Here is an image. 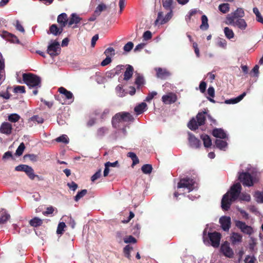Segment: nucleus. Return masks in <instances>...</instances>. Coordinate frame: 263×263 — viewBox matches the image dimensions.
I'll return each instance as SVG.
<instances>
[{
  "mask_svg": "<svg viewBox=\"0 0 263 263\" xmlns=\"http://www.w3.org/2000/svg\"><path fill=\"white\" fill-rule=\"evenodd\" d=\"M241 191V186L240 183H236L231 186L230 190L223 195L221 200V208L223 210H228L232 203L238 197L240 200L248 202L250 201V195L243 193L240 194Z\"/></svg>",
  "mask_w": 263,
  "mask_h": 263,
  "instance_id": "nucleus-1",
  "label": "nucleus"
},
{
  "mask_svg": "<svg viewBox=\"0 0 263 263\" xmlns=\"http://www.w3.org/2000/svg\"><path fill=\"white\" fill-rule=\"evenodd\" d=\"M134 120L133 116L129 112H119L112 118V124L114 127L119 128L122 126H124L127 123L133 121Z\"/></svg>",
  "mask_w": 263,
  "mask_h": 263,
  "instance_id": "nucleus-2",
  "label": "nucleus"
},
{
  "mask_svg": "<svg viewBox=\"0 0 263 263\" xmlns=\"http://www.w3.org/2000/svg\"><path fill=\"white\" fill-rule=\"evenodd\" d=\"M221 235L218 232L208 233L206 235V230L205 229L203 232V240L206 245H211L217 248L220 244Z\"/></svg>",
  "mask_w": 263,
  "mask_h": 263,
  "instance_id": "nucleus-3",
  "label": "nucleus"
},
{
  "mask_svg": "<svg viewBox=\"0 0 263 263\" xmlns=\"http://www.w3.org/2000/svg\"><path fill=\"white\" fill-rule=\"evenodd\" d=\"M178 189H182L183 194L190 193L198 188L196 182L191 178H186L180 179L178 183Z\"/></svg>",
  "mask_w": 263,
  "mask_h": 263,
  "instance_id": "nucleus-4",
  "label": "nucleus"
},
{
  "mask_svg": "<svg viewBox=\"0 0 263 263\" xmlns=\"http://www.w3.org/2000/svg\"><path fill=\"white\" fill-rule=\"evenodd\" d=\"M23 80L24 83L30 88H40L41 86V78L33 74L24 73Z\"/></svg>",
  "mask_w": 263,
  "mask_h": 263,
  "instance_id": "nucleus-5",
  "label": "nucleus"
},
{
  "mask_svg": "<svg viewBox=\"0 0 263 263\" xmlns=\"http://www.w3.org/2000/svg\"><path fill=\"white\" fill-rule=\"evenodd\" d=\"M238 179L243 186L250 187L258 182V179L255 176L248 172L238 173Z\"/></svg>",
  "mask_w": 263,
  "mask_h": 263,
  "instance_id": "nucleus-6",
  "label": "nucleus"
},
{
  "mask_svg": "<svg viewBox=\"0 0 263 263\" xmlns=\"http://www.w3.org/2000/svg\"><path fill=\"white\" fill-rule=\"evenodd\" d=\"M205 120V112H199L196 116V119L193 118L187 124V126L192 130H196L198 128L199 126H201L204 124Z\"/></svg>",
  "mask_w": 263,
  "mask_h": 263,
  "instance_id": "nucleus-7",
  "label": "nucleus"
},
{
  "mask_svg": "<svg viewBox=\"0 0 263 263\" xmlns=\"http://www.w3.org/2000/svg\"><path fill=\"white\" fill-rule=\"evenodd\" d=\"M15 170L18 172H25L31 180H33L35 177H38L37 175L34 174L33 168L31 166L26 164H21L16 166L15 167Z\"/></svg>",
  "mask_w": 263,
  "mask_h": 263,
  "instance_id": "nucleus-8",
  "label": "nucleus"
},
{
  "mask_svg": "<svg viewBox=\"0 0 263 263\" xmlns=\"http://www.w3.org/2000/svg\"><path fill=\"white\" fill-rule=\"evenodd\" d=\"M226 23L228 25L236 27L241 30H245L247 27V24L243 18L233 20L232 17H229V21H226Z\"/></svg>",
  "mask_w": 263,
  "mask_h": 263,
  "instance_id": "nucleus-9",
  "label": "nucleus"
},
{
  "mask_svg": "<svg viewBox=\"0 0 263 263\" xmlns=\"http://www.w3.org/2000/svg\"><path fill=\"white\" fill-rule=\"evenodd\" d=\"M47 51L51 57H55L58 55L60 51L59 43L56 41H51L48 46Z\"/></svg>",
  "mask_w": 263,
  "mask_h": 263,
  "instance_id": "nucleus-10",
  "label": "nucleus"
},
{
  "mask_svg": "<svg viewBox=\"0 0 263 263\" xmlns=\"http://www.w3.org/2000/svg\"><path fill=\"white\" fill-rule=\"evenodd\" d=\"M235 224L236 227L239 229L242 233L245 234L250 235L253 233V228L251 226L247 225L245 222L240 220H236Z\"/></svg>",
  "mask_w": 263,
  "mask_h": 263,
  "instance_id": "nucleus-11",
  "label": "nucleus"
},
{
  "mask_svg": "<svg viewBox=\"0 0 263 263\" xmlns=\"http://www.w3.org/2000/svg\"><path fill=\"white\" fill-rule=\"evenodd\" d=\"M58 91L67 99V102H65V104H70L73 102L74 97L71 91L67 90L66 88L63 87H60L58 89Z\"/></svg>",
  "mask_w": 263,
  "mask_h": 263,
  "instance_id": "nucleus-12",
  "label": "nucleus"
},
{
  "mask_svg": "<svg viewBox=\"0 0 263 263\" xmlns=\"http://www.w3.org/2000/svg\"><path fill=\"white\" fill-rule=\"evenodd\" d=\"M220 250L222 253L227 257L231 258L234 255L233 250L231 248L229 243L227 241L221 245Z\"/></svg>",
  "mask_w": 263,
  "mask_h": 263,
  "instance_id": "nucleus-13",
  "label": "nucleus"
},
{
  "mask_svg": "<svg viewBox=\"0 0 263 263\" xmlns=\"http://www.w3.org/2000/svg\"><path fill=\"white\" fill-rule=\"evenodd\" d=\"M177 99V96L173 92H169L162 97V101L165 104H171L175 103Z\"/></svg>",
  "mask_w": 263,
  "mask_h": 263,
  "instance_id": "nucleus-14",
  "label": "nucleus"
},
{
  "mask_svg": "<svg viewBox=\"0 0 263 263\" xmlns=\"http://www.w3.org/2000/svg\"><path fill=\"white\" fill-rule=\"evenodd\" d=\"M245 16V12L242 8H238L233 13L229 14L226 17V21H229V17H232L233 20L242 18Z\"/></svg>",
  "mask_w": 263,
  "mask_h": 263,
  "instance_id": "nucleus-15",
  "label": "nucleus"
},
{
  "mask_svg": "<svg viewBox=\"0 0 263 263\" xmlns=\"http://www.w3.org/2000/svg\"><path fill=\"white\" fill-rule=\"evenodd\" d=\"M219 222L222 229L225 231H228L231 226V218L228 216H223L219 219Z\"/></svg>",
  "mask_w": 263,
  "mask_h": 263,
  "instance_id": "nucleus-16",
  "label": "nucleus"
},
{
  "mask_svg": "<svg viewBox=\"0 0 263 263\" xmlns=\"http://www.w3.org/2000/svg\"><path fill=\"white\" fill-rule=\"evenodd\" d=\"M12 126L7 122H4L2 123L0 126V132L2 134L9 135L12 133Z\"/></svg>",
  "mask_w": 263,
  "mask_h": 263,
  "instance_id": "nucleus-17",
  "label": "nucleus"
},
{
  "mask_svg": "<svg viewBox=\"0 0 263 263\" xmlns=\"http://www.w3.org/2000/svg\"><path fill=\"white\" fill-rule=\"evenodd\" d=\"M189 145L192 148H197L200 146V142L191 133H188Z\"/></svg>",
  "mask_w": 263,
  "mask_h": 263,
  "instance_id": "nucleus-18",
  "label": "nucleus"
},
{
  "mask_svg": "<svg viewBox=\"0 0 263 263\" xmlns=\"http://www.w3.org/2000/svg\"><path fill=\"white\" fill-rule=\"evenodd\" d=\"M213 135L217 138V139H227V133L221 128H215L213 130Z\"/></svg>",
  "mask_w": 263,
  "mask_h": 263,
  "instance_id": "nucleus-19",
  "label": "nucleus"
},
{
  "mask_svg": "<svg viewBox=\"0 0 263 263\" xmlns=\"http://www.w3.org/2000/svg\"><path fill=\"white\" fill-rule=\"evenodd\" d=\"M57 22L60 26L63 28L66 26L68 23V16L65 13H62L58 15L57 18Z\"/></svg>",
  "mask_w": 263,
  "mask_h": 263,
  "instance_id": "nucleus-20",
  "label": "nucleus"
},
{
  "mask_svg": "<svg viewBox=\"0 0 263 263\" xmlns=\"http://www.w3.org/2000/svg\"><path fill=\"white\" fill-rule=\"evenodd\" d=\"M156 70L157 77L160 79H164L171 76V73L165 68H158Z\"/></svg>",
  "mask_w": 263,
  "mask_h": 263,
  "instance_id": "nucleus-21",
  "label": "nucleus"
},
{
  "mask_svg": "<svg viewBox=\"0 0 263 263\" xmlns=\"http://www.w3.org/2000/svg\"><path fill=\"white\" fill-rule=\"evenodd\" d=\"M122 67H123V66H118L116 68L107 71L105 73V78L107 79H111L114 77L116 74H118L119 73V71L122 69Z\"/></svg>",
  "mask_w": 263,
  "mask_h": 263,
  "instance_id": "nucleus-22",
  "label": "nucleus"
},
{
  "mask_svg": "<svg viewBox=\"0 0 263 263\" xmlns=\"http://www.w3.org/2000/svg\"><path fill=\"white\" fill-rule=\"evenodd\" d=\"M246 92H244L240 96L235 98L228 99L224 101V103L227 104H234L239 102L246 96Z\"/></svg>",
  "mask_w": 263,
  "mask_h": 263,
  "instance_id": "nucleus-23",
  "label": "nucleus"
},
{
  "mask_svg": "<svg viewBox=\"0 0 263 263\" xmlns=\"http://www.w3.org/2000/svg\"><path fill=\"white\" fill-rule=\"evenodd\" d=\"M63 31V28L60 26L58 27L56 24H52L49 28L50 33L55 36L60 35Z\"/></svg>",
  "mask_w": 263,
  "mask_h": 263,
  "instance_id": "nucleus-24",
  "label": "nucleus"
},
{
  "mask_svg": "<svg viewBox=\"0 0 263 263\" xmlns=\"http://www.w3.org/2000/svg\"><path fill=\"white\" fill-rule=\"evenodd\" d=\"M242 239L241 234L238 233H232L230 237V239L233 244L236 245L241 242Z\"/></svg>",
  "mask_w": 263,
  "mask_h": 263,
  "instance_id": "nucleus-25",
  "label": "nucleus"
},
{
  "mask_svg": "<svg viewBox=\"0 0 263 263\" xmlns=\"http://www.w3.org/2000/svg\"><path fill=\"white\" fill-rule=\"evenodd\" d=\"M81 20V18L76 13L71 14L70 19L68 21V25L71 26L73 24H78Z\"/></svg>",
  "mask_w": 263,
  "mask_h": 263,
  "instance_id": "nucleus-26",
  "label": "nucleus"
},
{
  "mask_svg": "<svg viewBox=\"0 0 263 263\" xmlns=\"http://www.w3.org/2000/svg\"><path fill=\"white\" fill-rule=\"evenodd\" d=\"M126 66L127 67L124 74V79L127 81L132 78L133 74L134 68L130 65H127Z\"/></svg>",
  "mask_w": 263,
  "mask_h": 263,
  "instance_id": "nucleus-27",
  "label": "nucleus"
},
{
  "mask_svg": "<svg viewBox=\"0 0 263 263\" xmlns=\"http://www.w3.org/2000/svg\"><path fill=\"white\" fill-rule=\"evenodd\" d=\"M146 107L147 104L144 102H142L135 107L134 110L136 114L139 115L143 113L146 110Z\"/></svg>",
  "mask_w": 263,
  "mask_h": 263,
  "instance_id": "nucleus-28",
  "label": "nucleus"
},
{
  "mask_svg": "<svg viewBox=\"0 0 263 263\" xmlns=\"http://www.w3.org/2000/svg\"><path fill=\"white\" fill-rule=\"evenodd\" d=\"M226 139H216L215 144L217 148L221 150L225 151L227 147V143Z\"/></svg>",
  "mask_w": 263,
  "mask_h": 263,
  "instance_id": "nucleus-29",
  "label": "nucleus"
},
{
  "mask_svg": "<svg viewBox=\"0 0 263 263\" xmlns=\"http://www.w3.org/2000/svg\"><path fill=\"white\" fill-rule=\"evenodd\" d=\"M201 138L203 142L204 146L205 147H209L212 145V141L210 137L207 135H202Z\"/></svg>",
  "mask_w": 263,
  "mask_h": 263,
  "instance_id": "nucleus-30",
  "label": "nucleus"
},
{
  "mask_svg": "<svg viewBox=\"0 0 263 263\" xmlns=\"http://www.w3.org/2000/svg\"><path fill=\"white\" fill-rule=\"evenodd\" d=\"M201 21L202 23L200 26V29L203 30H207L209 28V24L208 17L205 15H203L201 16Z\"/></svg>",
  "mask_w": 263,
  "mask_h": 263,
  "instance_id": "nucleus-31",
  "label": "nucleus"
},
{
  "mask_svg": "<svg viewBox=\"0 0 263 263\" xmlns=\"http://www.w3.org/2000/svg\"><path fill=\"white\" fill-rule=\"evenodd\" d=\"M32 122L33 123L37 122V123H42L44 122V119L42 117L35 115L32 116L29 119V123L30 124V126L33 125V124L31 123Z\"/></svg>",
  "mask_w": 263,
  "mask_h": 263,
  "instance_id": "nucleus-32",
  "label": "nucleus"
},
{
  "mask_svg": "<svg viewBox=\"0 0 263 263\" xmlns=\"http://www.w3.org/2000/svg\"><path fill=\"white\" fill-rule=\"evenodd\" d=\"M163 7L166 10H173V0H162Z\"/></svg>",
  "mask_w": 263,
  "mask_h": 263,
  "instance_id": "nucleus-33",
  "label": "nucleus"
},
{
  "mask_svg": "<svg viewBox=\"0 0 263 263\" xmlns=\"http://www.w3.org/2000/svg\"><path fill=\"white\" fill-rule=\"evenodd\" d=\"M42 220L38 217H34L29 221L30 224L34 227L41 226L42 224Z\"/></svg>",
  "mask_w": 263,
  "mask_h": 263,
  "instance_id": "nucleus-34",
  "label": "nucleus"
},
{
  "mask_svg": "<svg viewBox=\"0 0 263 263\" xmlns=\"http://www.w3.org/2000/svg\"><path fill=\"white\" fill-rule=\"evenodd\" d=\"M223 31L225 36L227 39L230 40L234 37V33L233 31L231 29H230L229 27H226L224 28Z\"/></svg>",
  "mask_w": 263,
  "mask_h": 263,
  "instance_id": "nucleus-35",
  "label": "nucleus"
},
{
  "mask_svg": "<svg viewBox=\"0 0 263 263\" xmlns=\"http://www.w3.org/2000/svg\"><path fill=\"white\" fill-rule=\"evenodd\" d=\"M218 9L223 13H226L230 10V5L228 3H223L219 5Z\"/></svg>",
  "mask_w": 263,
  "mask_h": 263,
  "instance_id": "nucleus-36",
  "label": "nucleus"
},
{
  "mask_svg": "<svg viewBox=\"0 0 263 263\" xmlns=\"http://www.w3.org/2000/svg\"><path fill=\"white\" fill-rule=\"evenodd\" d=\"M127 155L128 157L130 158L133 161L132 166L135 165L136 164L139 163V159L134 153L129 152L127 153Z\"/></svg>",
  "mask_w": 263,
  "mask_h": 263,
  "instance_id": "nucleus-37",
  "label": "nucleus"
},
{
  "mask_svg": "<svg viewBox=\"0 0 263 263\" xmlns=\"http://www.w3.org/2000/svg\"><path fill=\"white\" fill-rule=\"evenodd\" d=\"M153 170L152 166L151 164H144L141 167L142 172L145 174H149Z\"/></svg>",
  "mask_w": 263,
  "mask_h": 263,
  "instance_id": "nucleus-38",
  "label": "nucleus"
},
{
  "mask_svg": "<svg viewBox=\"0 0 263 263\" xmlns=\"http://www.w3.org/2000/svg\"><path fill=\"white\" fill-rule=\"evenodd\" d=\"M108 132V129L107 127H103L99 128L97 130V135L99 137H102L105 135L107 134Z\"/></svg>",
  "mask_w": 263,
  "mask_h": 263,
  "instance_id": "nucleus-39",
  "label": "nucleus"
},
{
  "mask_svg": "<svg viewBox=\"0 0 263 263\" xmlns=\"http://www.w3.org/2000/svg\"><path fill=\"white\" fill-rule=\"evenodd\" d=\"M55 140L58 142H62L65 144H68L69 143V138L66 135H62L58 137Z\"/></svg>",
  "mask_w": 263,
  "mask_h": 263,
  "instance_id": "nucleus-40",
  "label": "nucleus"
},
{
  "mask_svg": "<svg viewBox=\"0 0 263 263\" xmlns=\"http://www.w3.org/2000/svg\"><path fill=\"white\" fill-rule=\"evenodd\" d=\"M169 12L165 15L162 19L161 25L164 24L169 21L173 16V10H168Z\"/></svg>",
  "mask_w": 263,
  "mask_h": 263,
  "instance_id": "nucleus-41",
  "label": "nucleus"
},
{
  "mask_svg": "<svg viewBox=\"0 0 263 263\" xmlns=\"http://www.w3.org/2000/svg\"><path fill=\"white\" fill-rule=\"evenodd\" d=\"M20 118V116L16 114H12L8 116V120L13 123L17 122Z\"/></svg>",
  "mask_w": 263,
  "mask_h": 263,
  "instance_id": "nucleus-42",
  "label": "nucleus"
},
{
  "mask_svg": "<svg viewBox=\"0 0 263 263\" xmlns=\"http://www.w3.org/2000/svg\"><path fill=\"white\" fill-rule=\"evenodd\" d=\"M216 44L218 47L225 49L227 47V42L225 39L219 38L217 40Z\"/></svg>",
  "mask_w": 263,
  "mask_h": 263,
  "instance_id": "nucleus-43",
  "label": "nucleus"
},
{
  "mask_svg": "<svg viewBox=\"0 0 263 263\" xmlns=\"http://www.w3.org/2000/svg\"><path fill=\"white\" fill-rule=\"evenodd\" d=\"M106 5L104 4H101L100 5H99L95 11V14L97 15V16H99L100 13H101V12L104 10L105 8H106Z\"/></svg>",
  "mask_w": 263,
  "mask_h": 263,
  "instance_id": "nucleus-44",
  "label": "nucleus"
},
{
  "mask_svg": "<svg viewBox=\"0 0 263 263\" xmlns=\"http://www.w3.org/2000/svg\"><path fill=\"white\" fill-rule=\"evenodd\" d=\"M87 190L84 189L79 192L76 196L74 197V200L76 201H78L81 198L84 197L87 194Z\"/></svg>",
  "mask_w": 263,
  "mask_h": 263,
  "instance_id": "nucleus-45",
  "label": "nucleus"
},
{
  "mask_svg": "<svg viewBox=\"0 0 263 263\" xmlns=\"http://www.w3.org/2000/svg\"><path fill=\"white\" fill-rule=\"evenodd\" d=\"M25 148V144H24V143H21L16 150L15 155L17 156H21L22 155Z\"/></svg>",
  "mask_w": 263,
  "mask_h": 263,
  "instance_id": "nucleus-46",
  "label": "nucleus"
},
{
  "mask_svg": "<svg viewBox=\"0 0 263 263\" xmlns=\"http://www.w3.org/2000/svg\"><path fill=\"white\" fill-rule=\"evenodd\" d=\"M104 53L106 57L111 58L115 54V51L112 47H108L105 50Z\"/></svg>",
  "mask_w": 263,
  "mask_h": 263,
  "instance_id": "nucleus-47",
  "label": "nucleus"
},
{
  "mask_svg": "<svg viewBox=\"0 0 263 263\" xmlns=\"http://www.w3.org/2000/svg\"><path fill=\"white\" fill-rule=\"evenodd\" d=\"M66 227V224L64 222H61L59 223L57 230V233L58 234H62L64 231V228Z\"/></svg>",
  "mask_w": 263,
  "mask_h": 263,
  "instance_id": "nucleus-48",
  "label": "nucleus"
},
{
  "mask_svg": "<svg viewBox=\"0 0 263 263\" xmlns=\"http://www.w3.org/2000/svg\"><path fill=\"white\" fill-rule=\"evenodd\" d=\"M144 83V80L143 76L138 74L137 78L136 79L135 83L138 86V87H140L141 85H143Z\"/></svg>",
  "mask_w": 263,
  "mask_h": 263,
  "instance_id": "nucleus-49",
  "label": "nucleus"
},
{
  "mask_svg": "<svg viewBox=\"0 0 263 263\" xmlns=\"http://www.w3.org/2000/svg\"><path fill=\"white\" fill-rule=\"evenodd\" d=\"M132 250H133V247L132 246H130V245H127L124 248V253L125 256L127 258H130V252Z\"/></svg>",
  "mask_w": 263,
  "mask_h": 263,
  "instance_id": "nucleus-50",
  "label": "nucleus"
},
{
  "mask_svg": "<svg viewBox=\"0 0 263 263\" xmlns=\"http://www.w3.org/2000/svg\"><path fill=\"white\" fill-rule=\"evenodd\" d=\"M10 218V215L6 213L2 214L0 216V224L4 223Z\"/></svg>",
  "mask_w": 263,
  "mask_h": 263,
  "instance_id": "nucleus-51",
  "label": "nucleus"
},
{
  "mask_svg": "<svg viewBox=\"0 0 263 263\" xmlns=\"http://www.w3.org/2000/svg\"><path fill=\"white\" fill-rule=\"evenodd\" d=\"M133 47L134 44L132 42H129L124 46L123 50L126 52H129Z\"/></svg>",
  "mask_w": 263,
  "mask_h": 263,
  "instance_id": "nucleus-52",
  "label": "nucleus"
},
{
  "mask_svg": "<svg viewBox=\"0 0 263 263\" xmlns=\"http://www.w3.org/2000/svg\"><path fill=\"white\" fill-rule=\"evenodd\" d=\"M109 113V110L108 108H106L104 109V110L101 112H96V115H98L100 114V118L102 119H105Z\"/></svg>",
  "mask_w": 263,
  "mask_h": 263,
  "instance_id": "nucleus-53",
  "label": "nucleus"
},
{
  "mask_svg": "<svg viewBox=\"0 0 263 263\" xmlns=\"http://www.w3.org/2000/svg\"><path fill=\"white\" fill-rule=\"evenodd\" d=\"M256 201L259 203H263V191L256 193Z\"/></svg>",
  "mask_w": 263,
  "mask_h": 263,
  "instance_id": "nucleus-54",
  "label": "nucleus"
},
{
  "mask_svg": "<svg viewBox=\"0 0 263 263\" xmlns=\"http://www.w3.org/2000/svg\"><path fill=\"white\" fill-rule=\"evenodd\" d=\"M157 95V92L155 91L149 92L146 97L145 101L148 102H150Z\"/></svg>",
  "mask_w": 263,
  "mask_h": 263,
  "instance_id": "nucleus-55",
  "label": "nucleus"
},
{
  "mask_svg": "<svg viewBox=\"0 0 263 263\" xmlns=\"http://www.w3.org/2000/svg\"><path fill=\"white\" fill-rule=\"evenodd\" d=\"M256 258L254 256L248 255L245 259V263H255Z\"/></svg>",
  "mask_w": 263,
  "mask_h": 263,
  "instance_id": "nucleus-56",
  "label": "nucleus"
},
{
  "mask_svg": "<svg viewBox=\"0 0 263 263\" xmlns=\"http://www.w3.org/2000/svg\"><path fill=\"white\" fill-rule=\"evenodd\" d=\"M116 90L117 93L118 94V96H119L120 97H122L124 96L125 95L124 93V89L121 86H120V85L117 86L116 87Z\"/></svg>",
  "mask_w": 263,
  "mask_h": 263,
  "instance_id": "nucleus-57",
  "label": "nucleus"
},
{
  "mask_svg": "<svg viewBox=\"0 0 263 263\" xmlns=\"http://www.w3.org/2000/svg\"><path fill=\"white\" fill-rule=\"evenodd\" d=\"M163 16V12H159L158 13V16L156 19V20L155 22V25H157L158 24H160L161 25V22L162 19L164 18Z\"/></svg>",
  "mask_w": 263,
  "mask_h": 263,
  "instance_id": "nucleus-58",
  "label": "nucleus"
},
{
  "mask_svg": "<svg viewBox=\"0 0 263 263\" xmlns=\"http://www.w3.org/2000/svg\"><path fill=\"white\" fill-rule=\"evenodd\" d=\"M152 37V32L150 31H146L144 32L143 34V40L145 41H147L150 40Z\"/></svg>",
  "mask_w": 263,
  "mask_h": 263,
  "instance_id": "nucleus-59",
  "label": "nucleus"
},
{
  "mask_svg": "<svg viewBox=\"0 0 263 263\" xmlns=\"http://www.w3.org/2000/svg\"><path fill=\"white\" fill-rule=\"evenodd\" d=\"M14 91L16 93H24L25 87L23 86H17L14 88Z\"/></svg>",
  "mask_w": 263,
  "mask_h": 263,
  "instance_id": "nucleus-60",
  "label": "nucleus"
},
{
  "mask_svg": "<svg viewBox=\"0 0 263 263\" xmlns=\"http://www.w3.org/2000/svg\"><path fill=\"white\" fill-rule=\"evenodd\" d=\"M24 158H29V159L33 162H35L37 160V156L34 154L26 155H25Z\"/></svg>",
  "mask_w": 263,
  "mask_h": 263,
  "instance_id": "nucleus-61",
  "label": "nucleus"
},
{
  "mask_svg": "<svg viewBox=\"0 0 263 263\" xmlns=\"http://www.w3.org/2000/svg\"><path fill=\"white\" fill-rule=\"evenodd\" d=\"M124 242L126 243H135L136 242V239L133 237L132 236H129L127 238H125L124 240Z\"/></svg>",
  "mask_w": 263,
  "mask_h": 263,
  "instance_id": "nucleus-62",
  "label": "nucleus"
},
{
  "mask_svg": "<svg viewBox=\"0 0 263 263\" xmlns=\"http://www.w3.org/2000/svg\"><path fill=\"white\" fill-rule=\"evenodd\" d=\"M101 170H100L98 172H97L91 177V180L93 182L95 180H96L97 179H98V178H99L101 176Z\"/></svg>",
  "mask_w": 263,
  "mask_h": 263,
  "instance_id": "nucleus-63",
  "label": "nucleus"
},
{
  "mask_svg": "<svg viewBox=\"0 0 263 263\" xmlns=\"http://www.w3.org/2000/svg\"><path fill=\"white\" fill-rule=\"evenodd\" d=\"M15 27L17 30L19 31L24 33L25 32V30L23 26L20 24L18 21H16Z\"/></svg>",
  "mask_w": 263,
  "mask_h": 263,
  "instance_id": "nucleus-64",
  "label": "nucleus"
}]
</instances>
